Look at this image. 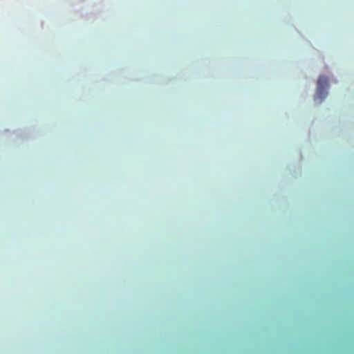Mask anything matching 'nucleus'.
Segmentation results:
<instances>
[{
    "mask_svg": "<svg viewBox=\"0 0 354 354\" xmlns=\"http://www.w3.org/2000/svg\"><path fill=\"white\" fill-rule=\"evenodd\" d=\"M328 86V80L326 76H319L317 80V88L316 91L315 98H319L323 100L327 95L326 89Z\"/></svg>",
    "mask_w": 354,
    "mask_h": 354,
    "instance_id": "f257e3e1",
    "label": "nucleus"
}]
</instances>
